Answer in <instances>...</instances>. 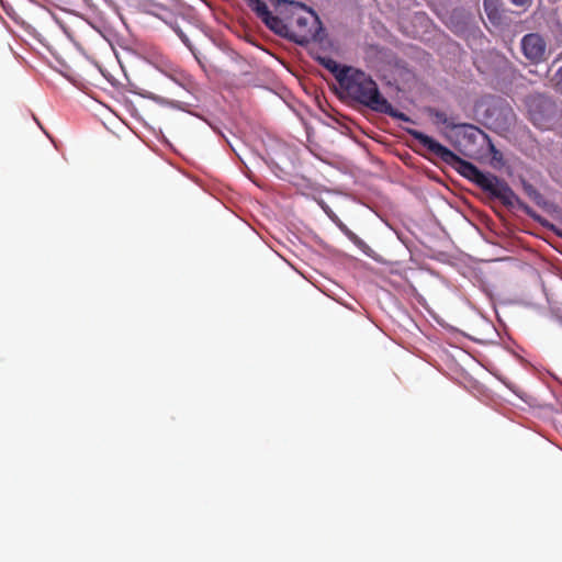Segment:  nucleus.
<instances>
[{
    "label": "nucleus",
    "mask_w": 562,
    "mask_h": 562,
    "mask_svg": "<svg viewBox=\"0 0 562 562\" xmlns=\"http://www.w3.org/2000/svg\"><path fill=\"white\" fill-rule=\"evenodd\" d=\"M339 87L346 97L374 112L383 113L404 122L411 121L406 114L398 112L392 106L381 94L378 83L362 70L352 67L347 76H342L339 79Z\"/></svg>",
    "instance_id": "2"
},
{
    "label": "nucleus",
    "mask_w": 562,
    "mask_h": 562,
    "mask_svg": "<svg viewBox=\"0 0 562 562\" xmlns=\"http://www.w3.org/2000/svg\"><path fill=\"white\" fill-rule=\"evenodd\" d=\"M522 187H524V191L526 192V194L530 199H532L533 201L539 203V201L542 199V196L539 193V191L532 184H530L528 182H524Z\"/></svg>",
    "instance_id": "11"
},
{
    "label": "nucleus",
    "mask_w": 562,
    "mask_h": 562,
    "mask_svg": "<svg viewBox=\"0 0 562 562\" xmlns=\"http://www.w3.org/2000/svg\"><path fill=\"white\" fill-rule=\"evenodd\" d=\"M249 8L274 33H284L283 20L273 15L262 0H247Z\"/></svg>",
    "instance_id": "7"
},
{
    "label": "nucleus",
    "mask_w": 562,
    "mask_h": 562,
    "mask_svg": "<svg viewBox=\"0 0 562 562\" xmlns=\"http://www.w3.org/2000/svg\"><path fill=\"white\" fill-rule=\"evenodd\" d=\"M532 0H512L515 5L525 7L531 4Z\"/></svg>",
    "instance_id": "14"
},
{
    "label": "nucleus",
    "mask_w": 562,
    "mask_h": 562,
    "mask_svg": "<svg viewBox=\"0 0 562 562\" xmlns=\"http://www.w3.org/2000/svg\"><path fill=\"white\" fill-rule=\"evenodd\" d=\"M338 227L345 235H347V233L350 232V229L341 222H339Z\"/></svg>",
    "instance_id": "15"
},
{
    "label": "nucleus",
    "mask_w": 562,
    "mask_h": 562,
    "mask_svg": "<svg viewBox=\"0 0 562 562\" xmlns=\"http://www.w3.org/2000/svg\"><path fill=\"white\" fill-rule=\"evenodd\" d=\"M173 80L179 82L187 90L189 95L186 99L166 100L165 103L171 108L189 112L190 108L195 106V98L190 92V90L193 87V82L189 77L184 76L183 74H180L179 78H173Z\"/></svg>",
    "instance_id": "8"
},
{
    "label": "nucleus",
    "mask_w": 562,
    "mask_h": 562,
    "mask_svg": "<svg viewBox=\"0 0 562 562\" xmlns=\"http://www.w3.org/2000/svg\"><path fill=\"white\" fill-rule=\"evenodd\" d=\"M249 8L274 33H284L283 20L273 15L262 0H247Z\"/></svg>",
    "instance_id": "6"
},
{
    "label": "nucleus",
    "mask_w": 562,
    "mask_h": 562,
    "mask_svg": "<svg viewBox=\"0 0 562 562\" xmlns=\"http://www.w3.org/2000/svg\"><path fill=\"white\" fill-rule=\"evenodd\" d=\"M289 3H290L291 5H294V7L299 8V9H306L305 4L300 3V2L289 1Z\"/></svg>",
    "instance_id": "17"
},
{
    "label": "nucleus",
    "mask_w": 562,
    "mask_h": 562,
    "mask_svg": "<svg viewBox=\"0 0 562 562\" xmlns=\"http://www.w3.org/2000/svg\"><path fill=\"white\" fill-rule=\"evenodd\" d=\"M286 2H288V0H278V4H280V3H286Z\"/></svg>",
    "instance_id": "19"
},
{
    "label": "nucleus",
    "mask_w": 562,
    "mask_h": 562,
    "mask_svg": "<svg viewBox=\"0 0 562 562\" xmlns=\"http://www.w3.org/2000/svg\"><path fill=\"white\" fill-rule=\"evenodd\" d=\"M408 134L430 154L435 155L445 164L452 167L461 176L475 183L483 191L498 199L504 205H522L517 194L513 191L506 181L499 179L495 175L481 171L475 165L462 159L448 147L441 145L435 138L420 131L408 130Z\"/></svg>",
    "instance_id": "1"
},
{
    "label": "nucleus",
    "mask_w": 562,
    "mask_h": 562,
    "mask_svg": "<svg viewBox=\"0 0 562 562\" xmlns=\"http://www.w3.org/2000/svg\"><path fill=\"white\" fill-rule=\"evenodd\" d=\"M524 56L533 65L546 60L547 43L538 33L526 34L520 42Z\"/></svg>",
    "instance_id": "5"
},
{
    "label": "nucleus",
    "mask_w": 562,
    "mask_h": 562,
    "mask_svg": "<svg viewBox=\"0 0 562 562\" xmlns=\"http://www.w3.org/2000/svg\"><path fill=\"white\" fill-rule=\"evenodd\" d=\"M321 64L334 75L338 83L339 79H341L342 76H347V74L352 68L350 66H340L336 60L331 58H321Z\"/></svg>",
    "instance_id": "9"
},
{
    "label": "nucleus",
    "mask_w": 562,
    "mask_h": 562,
    "mask_svg": "<svg viewBox=\"0 0 562 562\" xmlns=\"http://www.w3.org/2000/svg\"><path fill=\"white\" fill-rule=\"evenodd\" d=\"M465 126H467V127H469V128H471V130H473V131H476V132H479V131H480L477 127H475V126H473V125H465Z\"/></svg>",
    "instance_id": "18"
},
{
    "label": "nucleus",
    "mask_w": 562,
    "mask_h": 562,
    "mask_svg": "<svg viewBox=\"0 0 562 562\" xmlns=\"http://www.w3.org/2000/svg\"><path fill=\"white\" fill-rule=\"evenodd\" d=\"M492 0H484V8H485V11L487 12L488 14V18L492 19V12H488V9H490V2Z\"/></svg>",
    "instance_id": "16"
},
{
    "label": "nucleus",
    "mask_w": 562,
    "mask_h": 562,
    "mask_svg": "<svg viewBox=\"0 0 562 562\" xmlns=\"http://www.w3.org/2000/svg\"><path fill=\"white\" fill-rule=\"evenodd\" d=\"M358 248L367 252V249H370L369 246L359 238L353 232H348L346 235Z\"/></svg>",
    "instance_id": "13"
},
{
    "label": "nucleus",
    "mask_w": 562,
    "mask_h": 562,
    "mask_svg": "<svg viewBox=\"0 0 562 562\" xmlns=\"http://www.w3.org/2000/svg\"><path fill=\"white\" fill-rule=\"evenodd\" d=\"M527 106L530 121L541 130H548L558 114L557 103L546 95L531 97Z\"/></svg>",
    "instance_id": "3"
},
{
    "label": "nucleus",
    "mask_w": 562,
    "mask_h": 562,
    "mask_svg": "<svg viewBox=\"0 0 562 562\" xmlns=\"http://www.w3.org/2000/svg\"><path fill=\"white\" fill-rule=\"evenodd\" d=\"M553 88L562 93V66L555 71V74L550 79Z\"/></svg>",
    "instance_id": "12"
},
{
    "label": "nucleus",
    "mask_w": 562,
    "mask_h": 562,
    "mask_svg": "<svg viewBox=\"0 0 562 562\" xmlns=\"http://www.w3.org/2000/svg\"><path fill=\"white\" fill-rule=\"evenodd\" d=\"M426 111H427L429 116H431L432 119L436 120V123L443 124L447 127H450L452 130L458 127L457 124H454V123L449 121V119H448V116L446 115L445 112L439 111V110H437L435 108H428Z\"/></svg>",
    "instance_id": "10"
},
{
    "label": "nucleus",
    "mask_w": 562,
    "mask_h": 562,
    "mask_svg": "<svg viewBox=\"0 0 562 562\" xmlns=\"http://www.w3.org/2000/svg\"><path fill=\"white\" fill-rule=\"evenodd\" d=\"M310 16L305 15H296L294 18V22L291 26L283 22V26L285 27L284 33H277L280 36L288 37L297 44L307 43L311 38L314 37V31L310 26V23L317 22L318 18L312 10L308 11Z\"/></svg>",
    "instance_id": "4"
}]
</instances>
